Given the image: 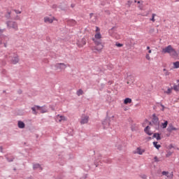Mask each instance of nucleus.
I'll list each match as a JSON object with an SVG mask.
<instances>
[{
    "mask_svg": "<svg viewBox=\"0 0 179 179\" xmlns=\"http://www.w3.org/2000/svg\"><path fill=\"white\" fill-rule=\"evenodd\" d=\"M173 68L175 69H178V68H179V62H173Z\"/></svg>",
    "mask_w": 179,
    "mask_h": 179,
    "instance_id": "obj_28",
    "label": "nucleus"
},
{
    "mask_svg": "<svg viewBox=\"0 0 179 179\" xmlns=\"http://www.w3.org/2000/svg\"><path fill=\"white\" fill-rule=\"evenodd\" d=\"M10 62L16 65L17 62H19V57L17 55L10 57Z\"/></svg>",
    "mask_w": 179,
    "mask_h": 179,
    "instance_id": "obj_10",
    "label": "nucleus"
},
{
    "mask_svg": "<svg viewBox=\"0 0 179 179\" xmlns=\"http://www.w3.org/2000/svg\"><path fill=\"white\" fill-rule=\"evenodd\" d=\"M16 13H22V12H20L19 10H16Z\"/></svg>",
    "mask_w": 179,
    "mask_h": 179,
    "instance_id": "obj_39",
    "label": "nucleus"
},
{
    "mask_svg": "<svg viewBox=\"0 0 179 179\" xmlns=\"http://www.w3.org/2000/svg\"><path fill=\"white\" fill-rule=\"evenodd\" d=\"M76 94H77V96H82V94H83V90H78V91H77V92H76Z\"/></svg>",
    "mask_w": 179,
    "mask_h": 179,
    "instance_id": "obj_29",
    "label": "nucleus"
},
{
    "mask_svg": "<svg viewBox=\"0 0 179 179\" xmlns=\"http://www.w3.org/2000/svg\"><path fill=\"white\" fill-rule=\"evenodd\" d=\"M147 50H150V47L148 46V47H147Z\"/></svg>",
    "mask_w": 179,
    "mask_h": 179,
    "instance_id": "obj_41",
    "label": "nucleus"
},
{
    "mask_svg": "<svg viewBox=\"0 0 179 179\" xmlns=\"http://www.w3.org/2000/svg\"><path fill=\"white\" fill-rule=\"evenodd\" d=\"M157 143H158L157 142L155 141L153 142V145L155 146V148H156V149H160V148H162V145Z\"/></svg>",
    "mask_w": 179,
    "mask_h": 179,
    "instance_id": "obj_24",
    "label": "nucleus"
},
{
    "mask_svg": "<svg viewBox=\"0 0 179 179\" xmlns=\"http://www.w3.org/2000/svg\"><path fill=\"white\" fill-rule=\"evenodd\" d=\"M152 122L155 125V128H159V125H160V122L159 121V117L156 116V114L152 115Z\"/></svg>",
    "mask_w": 179,
    "mask_h": 179,
    "instance_id": "obj_4",
    "label": "nucleus"
},
{
    "mask_svg": "<svg viewBox=\"0 0 179 179\" xmlns=\"http://www.w3.org/2000/svg\"><path fill=\"white\" fill-rule=\"evenodd\" d=\"M169 55H171V57H173V58H176V57H178V54L174 48H172V50H171V53H169Z\"/></svg>",
    "mask_w": 179,
    "mask_h": 179,
    "instance_id": "obj_16",
    "label": "nucleus"
},
{
    "mask_svg": "<svg viewBox=\"0 0 179 179\" xmlns=\"http://www.w3.org/2000/svg\"><path fill=\"white\" fill-rule=\"evenodd\" d=\"M115 45H116V47H119V48H120V47H123V44H122V43H117L116 44H115Z\"/></svg>",
    "mask_w": 179,
    "mask_h": 179,
    "instance_id": "obj_32",
    "label": "nucleus"
},
{
    "mask_svg": "<svg viewBox=\"0 0 179 179\" xmlns=\"http://www.w3.org/2000/svg\"><path fill=\"white\" fill-rule=\"evenodd\" d=\"M154 159H155V162H159V158H157V157H155Z\"/></svg>",
    "mask_w": 179,
    "mask_h": 179,
    "instance_id": "obj_35",
    "label": "nucleus"
},
{
    "mask_svg": "<svg viewBox=\"0 0 179 179\" xmlns=\"http://www.w3.org/2000/svg\"><path fill=\"white\" fill-rule=\"evenodd\" d=\"M101 38V34L100 32L96 33L94 35V38H92V40H96V41H100Z\"/></svg>",
    "mask_w": 179,
    "mask_h": 179,
    "instance_id": "obj_17",
    "label": "nucleus"
},
{
    "mask_svg": "<svg viewBox=\"0 0 179 179\" xmlns=\"http://www.w3.org/2000/svg\"><path fill=\"white\" fill-rule=\"evenodd\" d=\"M167 90H164V93L165 94H171V92H173V87H166Z\"/></svg>",
    "mask_w": 179,
    "mask_h": 179,
    "instance_id": "obj_18",
    "label": "nucleus"
},
{
    "mask_svg": "<svg viewBox=\"0 0 179 179\" xmlns=\"http://www.w3.org/2000/svg\"><path fill=\"white\" fill-rule=\"evenodd\" d=\"M3 40H6V41H9V38H8V36L0 38V45L2 44V41H3Z\"/></svg>",
    "mask_w": 179,
    "mask_h": 179,
    "instance_id": "obj_25",
    "label": "nucleus"
},
{
    "mask_svg": "<svg viewBox=\"0 0 179 179\" xmlns=\"http://www.w3.org/2000/svg\"><path fill=\"white\" fill-rule=\"evenodd\" d=\"M162 176H166L169 179L173 178V174L171 173L169 174V171H163Z\"/></svg>",
    "mask_w": 179,
    "mask_h": 179,
    "instance_id": "obj_19",
    "label": "nucleus"
},
{
    "mask_svg": "<svg viewBox=\"0 0 179 179\" xmlns=\"http://www.w3.org/2000/svg\"><path fill=\"white\" fill-rule=\"evenodd\" d=\"M76 44L78 47H79L80 48H82V47H83L84 45H86V38H82L78 39L77 41Z\"/></svg>",
    "mask_w": 179,
    "mask_h": 179,
    "instance_id": "obj_6",
    "label": "nucleus"
},
{
    "mask_svg": "<svg viewBox=\"0 0 179 179\" xmlns=\"http://www.w3.org/2000/svg\"><path fill=\"white\" fill-rule=\"evenodd\" d=\"M96 33H100V28L99 27H96Z\"/></svg>",
    "mask_w": 179,
    "mask_h": 179,
    "instance_id": "obj_33",
    "label": "nucleus"
},
{
    "mask_svg": "<svg viewBox=\"0 0 179 179\" xmlns=\"http://www.w3.org/2000/svg\"><path fill=\"white\" fill-rule=\"evenodd\" d=\"M87 122H89V115H82L80 120L81 125H85V124H87Z\"/></svg>",
    "mask_w": 179,
    "mask_h": 179,
    "instance_id": "obj_5",
    "label": "nucleus"
},
{
    "mask_svg": "<svg viewBox=\"0 0 179 179\" xmlns=\"http://www.w3.org/2000/svg\"><path fill=\"white\" fill-rule=\"evenodd\" d=\"M43 20H44L45 23L51 24V23L54 22V20H57V19H55V17H50L46 16L43 18Z\"/></svg>",
    "mask_w": 179,
    "mask_h": 179,
    "instance_id": "obj_9",
    "label": "nucleus"
},
{
    "mask_svg": "<svg viewBox=\"0 0 179 179\" xmlns=\"http://www.w3.org/2000/svg\"><path fill=\"white\" fill-rule=\"evenodd\" d=\"M165 75L167 76L170 75V73H169V71H166V72L165 73Z\"/></svg>",
    "mask_w": 179,
    "mask_h": 179,
    "instance_id": "obj_36",
    "label": "nucleus"
},
{
    "mask_svg": "<svg viewBox=\"0 0 179 179\" xmlns=\"http://www.w3.org/2000/svg\"><path fill=\"white\" fill-rule=\"evenodd\" d=\"M131 103H132V99L130 98H126L124 100V104H131Z\"/></svg>",
    "mask_w": 179,
    "mask_h": 179,
    "instance_id": "obj_20",
    "label": "nucleus"
},
{
    "mask_svg": "<svg viewBox=\"0 0 179 179\" xmlns=\"http://www.w3.org/2000/svg\"><path fill=\"white\" fill-rule=\"evenodd\" d=\"M153 138H156L157 141H160V139H162V138L160 137V134L159 133L154 134Z\"/></svg>",
    "mask_w": 179,
    "mask_h": 179,
    "instance_id": "obj_22",
    "label": "nucleus"
},
{
    "mask_svg": "<svg viewBox=\"0 0 179 179\" xmlns=\"http://www.w3.org/2000/svg\"><path fill=\"white\" fill-rule=\"evenodd\" d=\"M167 125H169V122L167 120H164V122L161 124V127L163 128V129L167 128Z\"/></svg>",
    "mask_w": 179,
    "mask_h": 179,
    "instance_id": "obj_21",
    "label": "nucleus"
},
{
    "mask_svg": "<svg viewBox=\"0 0 179 179\" xmlns=\"http://www.w3.org/2000/svg\"><path fill=\"white\" fill-rule=\"evenodd\" d=\"M92 41L95 44V46L92 47V51H94L95 52H101L104 48V45L101 43V41H97L96 39H92Z\"/></svg>",
    "mask_w": 179,
    "mask_h": 179,
    "instance_id": "obj_1",
    "label": "nucleus"
},
{
    "mask_svg": "<svg viewBox=\"0 0 179 179\" xmlns=\"http://www.w3.org/2000/svg\"><path fill=\"white\" fill-rule=\"evenodd\" d=\"M56 120L59 121V122H62V121H66V117L64 115H57Z\"/></svg>",
    "mask_w": 179,
    "mask_h": 179,
    "instance_id": "obj_11",
    "label": "nucleus"
},
{
    "mask_svg": "<svg viewBox=\"0 0 179 179\" xmlns=\"http://www.w3.org/2000/svg\"><path fill=\"white\" fill-rule=\"evenodd\" d=\"M55 68L56 69V71H58V69L62 71V69H66V64L64 63H57L55 65Z\"/></svg>",
    "mask_w": 179,
    "mask_h": 179,
    "instance_id": "obj_7",
    "label": "nucleus"
},
{
    "mask_svg": "<svg viewBox=\"0 0 179 179\" xmlns=\"http://www.w3.org/2000/svg\"><path fill=\"white\" fill-rule=\"evenodd\" d=\"M31 110L34 114H35V115H36L37 114V111H36V110L38 111H40V113H41L42 114H44V113H47V109L45 108V106L41 107L38 106H35L34 107L31 108Z\"/></svg>",
    "mask_w": 179,
    "mask_h": 179,
    "instance_id": "obj_2",
    "label": "nucleus"
},
{
    "mask_svg": "<svg viewBox=\"0 0 179 179\" xmlns=\"http://www.w3.org/2000/svg\"><path fill=\"white\" fill-rule=\"evenodd\" d=\"M175 90V92H179V84L178 85H174L172 90Z\"/></svg>",
    "mask_w": 179,
    "mask_h": 179,
    "instance_id": "obj_27",
    "label": "nucleus"
},
{
    "mask_svg": "<svg viewBox=\"0 0 179 179\" xmlns=\"http://www.w3.org/2000/svg\"><path fill=\"white\" fill-rule=\"evenodd\" d=\"M173 50V46L171 45H168L165 48L162 49V54H169L171 52V50Z\"/></svg>",
    "mask_w": 179,
    "mask_h": 179,
    "instance_id": "obj_8",
    "label": "nucleus"
},
{
    "mask_svg": "<svg viewBox=\"0 0 179 179\" xmlns=\"http://www.w3.org/2000/svg\"><path fill=\"white\" fill-rule=\"evenodd\" d=\"M0 152H2V147L0 146Z\"/></svg>",
    "mask_w": 179,
    "mask_h": 179,
    "instance_id": "obj_42",
    "label": "nucleus"
},
{
    "mask_svg": "<svg viewBox=\"0 0 179 179\" xmlns=\"http://www.w3.org/2000/svg\"><path fill=\"white\" fill-rule=\"evenodd\" d=\"M164 71H166V69H164Z\"/></svg>",
    "mask_w": 179,
    "mask_h": 179,
    "instance_id": "obj_44",
    "label": "nucleus"
},
{
    "mask_svg": "<svg viewBox=\"0 0 179 179\" xmlns=\"http://www.w3.org/2000/svg\"><path fill=\"white\" fill-rule=\"evenodd\" d=\"M4 47H5V48H6V47H7L6 43H4Z\"/></svg>",
    "mask_w": 179,
    "mask_h": 179,
    "instance_id": "obj_43",
    "label": "nucleus"
},
{
    "mask_svg": "<svg viewBox=\"0 0 179 179\" xmlns=\"http://www.w3.org/2000/svg\"><path fill=\"white\" fill-rule=\"evenodd\" d=\"M145 153V150L141 148H137L136 150L134 151L135 155H143Z\"/></svg>",
    "mask_w": 179,
    "mask_h": 179,
    "instance_id": "obj_12",
    "label": "nucleus"
},
{
    "mask_svg": "<svg viewBox=\"0 0 179 179\" xmlns=\"http://www.w3.org/2000/svg\"><path fill=\"white\" fill-rule=\"evenodd\" d=\"M148 54H152V50H148Z\"/></svg>",
    "mask_w": 179,
    "mask_h": 179,
    "instance_id": "obj_38",
    "label": "nucleus"
},
{
    "mask_svg": "<svg viewBox=\"0 0 179 179\" xmlns=\"http://www.w3.org/2000/svg\"><path fill=\"white\" fill-rule=\"evenodd\" d=\"M166 130L168 131V132H173V131H177V128L174 127V125H173V124H169Z\"/></svg>",
    "mask_w": 179,
    "mask_h": 179,
    "instance_id": "obj_13",
    "label": "nucleus"
},
{
    "mask_svg": "<svg viewBox=\"0 0 179 179\" xmlns=\"http://www.w3.org/2000/svg\"><path fill=\"white\" fill-rule=\"evenodd\" d=\"M34 170H36V169H40V170H43V169H41V166L38 164H34Z\"/></svg>",
    "mask_w": 179,
    "mask_h": 179,
    "instance_id": "obj_30",
    "label": "nucleus"
},
{
    "mask_svg": "<svg viewBox=\"0 0 179 179\" xmlns=\"http://www.w3.org/2000/svg\"><path fill=\"white\" fill-rule=\"evenodd\" d=\"M155 17H156V14L152 13V17L150 19V20L151 22H152L153 23H155V22H156V20L155 19Z\"/></svg>",
    "mask_w": 179,
    "mask_h": 179,
    "instance_id": "obj_26",
    "label": "nucleus"
},
{
    "mask_svg": "<svg viewBox=\"0 0 179 179\" xmlns=\"http://www.w3.org/2000/svg\"><path fill=\"white\" fill-rule=\"evenodd\" d=\"M94 16V17H96V15L94 14V13H90V19H92V17Z\"/></svg>",
    "mask_w": 179,
    "mask_h": 179,
    "instance_id": "obj_34",
    "label": "nucleus"
},
{
    "mask_svg": "<svg viewBox=\"0 0 179 179\" xmlns=\"http://www.w3.org/2000/svg\"><path fill=\"white\" fill-rule=\"evenodd\" d=\"M3 29H0V33H3Z\"/></svg>",
    "mask_w": 179,
    "mask_h": 179,
    "instance_id": "obj_40",
    "label": "nucleus"
},
{
    "mask_svg": "<svg viewBox=\"0 0 179 179\" xmlns=\"http://www.w3.org/2000/svg\"><path fill=\"white\" fill-rule=\"evenodd\" d=\"M161 106H162V111H164V106L163 105H161Z\"/></svg>",
    "mask_w": 179,
    "mask_h": 179,
    "instance_id": "obj_37",
    "label": "nucleus"
},
{
    "mask_svg": "<svg viewBox=\"0 0 179 179\" xmlns=\"http://www.w3.org/2000/svg\"><path fill=\"white\" fill-rule=\"evenodd\" d=\"M6 24H7V27H8V29H13L14 30L18 29L17 23H16V22H15V21H8L6 22Z\"/></svg>",
    "mask_w": 179,
    "mask_h": 179,
    "instance_id": "obj_3",
    "label": "nucleus"
},
{
    "mask_svg": "<svg viewBox=\"0 0 179 179\" xmlns=\"http://www.w3.org/2000/svg\"><path fill=\"white\" fill-rule=\"evenodd\" d=\"M145 58L148 61H150V59H151L150 55H149V53H147L145 55Z\"/></svg>",
    "mask_w": 179,
    "mask_h": 179,
    "instance_id": "obj_31",
    "label": "nucleus"
},
{
    "mask_svg": "<svg viewBox=\"0 0 179 179\" xmlns=\"http://www.w3.org/2000/svg\"><path fill=\"white\" fill-rule=\"evenodd\" d=\"M144 131L145 132V134H147V135H149L150 136L153 134V133L152 132V131H150V127H149V126H147V127L145 128Z\"/></svg>",
    "mask_w": 179,
    "mask_h": 179,
    "instance_id": "obj_14",
    "label": "nucleus"
},
{
    "mask_svg": "<svg viewBox=\"0 0 179 179\" xmlns=\"http://www.w3.org/2000/svg\"><path fill=\"white\" fill-rule=\"evenodd\" d=\"M24 127H25L24 122H23L22 121L18 122V128L23 129V128H24Z\"/></svg>",
    "mask_w": 179,
    "mask_h": 179,
    "instance_id": "obj_23",
    "label": "nucleus"
},
{
    "mask_svg": "<svg viewBox=\"0 0 179 179\" xmlns=\"http://www.w3.org/2000/svg\"><path fill=\"white\" fill-rule=\"evenodd\" d=\"M169 55H171V57H173V58H176V57H178V54L174 48H172V50H171V53H169Z\"/></svg>",
    "mask_w": 179,
    "mask_h": 179,
    "instance_id": "obj_15",
    "label": "nucleus"
}]
</instances>
